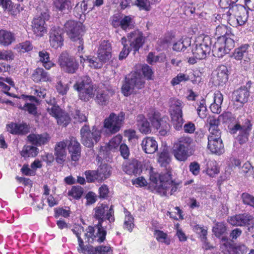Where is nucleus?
<instances>
[{
	"mask_svg": "<svg viewBox=\"0 0 254 254\" xmlns=\"http://www.w3.org/2000/svg\"><path fill=\"white\" fill-rule=\"evenodd\" d=\"M214 37L217 39L212 49L215 57L222 58L235 47V37L224 25L216 28Z\"/></svg>",
	"mask_w": 254,
	"mask_h": 254,
	"instance_id": "obj_1",
	"label": "nucleus"
},
{
	"mask_svg": "<svg viewBox=\"0 0 254 254\" xmlns=\"http://www.w3.org/2000/svg\"><path fill=\"white\" fill-rule=\"evenodd\" d=\"M193 143V139L188 136L179 137L174 142L172 149L175 158L179 161H186L194 152Z\"/></svg>",
	"mask_w": 254,
	"mask_h": 254,
	"instance_id": "obj_2",
	"label": "nucleus"
},
{
	"mask_svg": "<svg viewBox=\"0 0 254 254\" xmlns=\"http://www.w3.org/2000/svg\"><path fill=\"white\" fill-rule=\"evenodd\" d=\"M159 179H158L157 177H154L153 176H151L150 180L156 184H157L159 180L160 181V184L157 186V190L161 195L163 196L172 195L180 188V182L173 180L170 174L159 175Z\"/></svg>",
	"mask_w": 254,
	"mask_h": 254,
	"instance_id": "obj_3",
	"label": "nucleus"
},
{
	"mask_svg": "<svg viewBox=\"0 0 254 254\" xmlns=\"http://www.w3.org/2000/svg\"><path fill=\"white\" fill-rule=\"evenodd\" d=\"M168 104L172 125L176 130H180L184 123L182 109L185 104L181 100L173 98L169 100Z\"/></svg>",
	"mask_w": 254,
	"mask_h": 254,
	"instance_id": "obj_4",
	"label": "nucleus"
},
{
	"mask_svg": "<svg viewBox=\"0 0 254 254\" xmlns=\"http://www.w3.org/2000/svg\"><path fill=\"white\" fill-rule=\"evenodd\" d=\"M73 87L78 91L79 97L82 100L88 101L94 96L93 85L89 76L81 77L74 84Z\"/></svg>",
	"mask_w": 254,
	"mask_h": 254,
	"instance_id": "obj_5",
	"label": "nucleus"
},
{
	"mask_svg": "<svg viewBox=\"0 0 254 254\" xmlns=\"http://www.w3.org/2000/svg\"><path fill=\"white\" fill-rule=\"evenodd\" d=\"M144 79L140 72H131L128 77L126 78V82L122 86V91L126 96L130 95L135 88L141 89L143 87Z\"/></svg>",
	"mask_w": 254,
	"mask_h": 254,
	"instance_id": "obj_6",
	"label": "nucleus"
},
{
	"mask_svg": "<svg viewBox=\"0 0 254 254\" xmlns=\"http://www.w3.org/2000/svg\"><path fill=\"white\" fill-rule=\"evenodd\" d=\"M252 127L253 125L251 120L247 118L244 120L242 125L240 123H237L230 128V132L231 134L238 133L236 139L240 144H243L248 141Z\"/></svg>",
	"mask_w": 254,
	"mask_h": 254,
	"instance_id": "obj_7",
	"label": "nucleus"
},
{
	"mask_svg": "<svg viewBox=\"0 0 254 254\" xmlns=\"http://www.w3.org/2000/svg\"><path fill=\"white\" fill-rule=\"evenodd\" d=\"M211 40L209 36H200L195 46L192 49L193 56L197 59H205L211 51Z\"/></svg>",
	"mask_w": 254,
	"mask_h": 254,
	"instance_id": "obj_8",
	"label": "nucleus"
},
{
	"mask_svg": "<svg viewBox=\"0 0 254 254\" xmlns=\"http://www.w3.org/2000/svg\"><path fill=\"white\" fill-rule=\"evenodd\" d=\"M80 134L82 143L87 147H92L101 138V131L95 127L91 130L88 126H83L80 129Z\"/></svg>",
	"mask_w": 254,
	"mask_h": 254,
	"instance_id": "obj_9",
	"label": "nucleus"
},
{
	"mask_svg": "<svg viewBox=\"0 0 254 254\" xmlns=\"http://www.w3.org/2000/svg\"><path fill=\"white\" fill-rule=\"evenodd\" d=\"M58 64L63 71L70 74L75 73L79 67L75 58L66 52H63L59 56Z\"/></svg>",
	"mask_w": 254,
	"mask_h": 254,
	"instance_id": "obj_10",
	"label": "nucleus"
},
{
	"mask_svg": "<svg viewBox=\"0 0 254 254\" xmlns=\"http://www.w3.org/2000/svg\"><path fill=\"white\" fill-rule=\"evenodd\" d=\"M107 234L105 228L101 224L95 226H88L85 230V236L89 243L96 241L99 243L103 242Z\"/></svg>",
	"mask_w": 254,
	"mask_h": 254,
	"instance_id": "obj_11",
	"label": "nucleus"
},
{
	"mask_svg": "<svg viewBox=\"0 0 254 254\" xmlns=\"http://www.w3.org/2000/svg\"><path fill=\"white\" fill-rule=\"evenodd\" d=\"M125 114L121 112L119 115L112 113L106 118L104 122V127L108 134H114L119 131L122 123L124 120Z\"/></svg>",
	"mask_w": 254,
	"mask_h": 254,
	"instance_id": "obj_12",
	"label": "nucleus"
},
{
	"mask_svg": "<svg viewBox=\"0 0 254 254\" xmlns=\"http://www.w3.org/2000/svg\"><path fill=\"white\" fill-rule=\"evenodd\" d=\"M94 210V217L98 220L97 224L103 226V223L106 220L109 221V223L114 222V212L112 206L109 208L107 204H100L97 205Z\"/></svg>",
	"mask_w": 254,
	"mask_h": 254,
	"instance_id": "obj_13",
	"label": "nucleus"
},
{
	"mask_svg": "<svg viewBox=\"0 0 254 254\" xmlns=\"http://www.w3.org/2000/svg\"><path fill=\"white\" fill-rule=\"evenodd\" d=\"M111 23L115 28L120 27L123 30L127 31L133 28L135 22L134 17L132 15H114Z\"/></svg>",
	"mask_w": 254,
	"mask_h": 254,
	"instance_id": "obj_14",
	"label": "nucleus"
},
{
	"mask_svg": "<svg viewBox=\"0 0 254 254\" xmlns=\"http://www.w3.org/2000/svg\"><path fill=\"white\" fill-rule=\"evenodd\" d=\"M49 18V15L44 12L39 16L35 17L32 22V30L36 36L42 37L47 32L45 20Z\"/></svg>",
	"mask_w": 254,
	"mask_h": 254,
	"instance_id": "obj_15",
	"label": "nucleus"
},
{
	"mask_svg": "<svg viewBox=\"0 0 254 254\" xmlns=\"http://www.w3.org/2000/svg\"><path fill=\"white\" fill-rule=\"evenodd\" d=\"M112 48L111 43L106 40L99 43L97 50V58L104 63L108 62L112 58Z\"/></svg>",
	"mask_w": 254,
	"mask_h": 254,
	"instance_id": "obj_16",
	"label": "nucleus"
},
{
	"mask_svg": "<svg viewBox=\"0 0 254 254\" xmlns=\"http://www.w3.org/2000/svg\"><path fill=\"white\" fill-rule=\"evenodd\" d=\"M208 148L213 153L220 155L224 152V146L221 139V134L216 136L209 134L208 136Z\"/></svg>",
	"mask_w": 254,
	"mask_h": 254,
	"instance_id": "obj_17",
	"label": "nucleus"
},
{
	"mask_svg": "<svg viewBox=\"0 0 254 254\" xmlns=\"http://www.w3.org/2000/svg\"><path fill=\"white\" fill-rule=\"evenodd\" d=\"M64 28L69 37L73 41H76L82 31V24L80 22L69 20L65 23Z\"/></svg>",
	"mask_w": 254,
	"mask_h": 254,
	"instance_id": "obj_18",
	"label": "nucleus"
},
{
	"mask_svg": "<svg viewBox=\"0 0 254 254\" xmlns=\"http://www.w3.org/2000/svg\"><path fill=\"white\" fill-rule=\"evenodd\" d=\"M148 119L152 126L156 129H160L159 132L162 135L167 133L169 128V125L164 122L157 113H152L148 115Z\"/></svg>",
	"mask_w": 254,
	"mask_h": 254,
	"instance_id": "obj_19",
	"label": "nucleus"
},
{
	"mask_svg": "<svg viewBox=\"0 0 254 254\" xmlns=\"http://www.w3.org/2000/svg\"><path fill=\"white\" fill-rule=\"evenodd\" d=\"M63 29L59 26L53 27L50 31V43L51 46L57 49L63 45L64 38Z\"/></svg>",
	"mask_w": 254,
	"mask_h": 254,
	"instance_id": "obj_20",
	"label": "nucleus"
},
{
	"mask_svg": "<svg viewBox=\"0 0 254 254\" xmlns=\"http://www.w3.org/2000/svg\"><path fill=\"white\" fill-rule=\"evenodd\" d=\"M252 82L248 81L246 85L241 86L233 92V98L235 101L244 104L248 102L250 96V89L251 87Z\"/></svg>",
	"mask_w": 254,
	"mask_h": 254,
	"instance_id": "obj_21",
	"label": "nucleus"
},
{
	"mask_svg": "<svg viewBox=\"0 0 254 254\" xmlns=\"http://www.w3.org/2000/svg\"><path fill=\"white\" fill-rule=\"evenodd\" d=\"M228 222L233 226H249L254 224V218L249 214L244 213L231 217Z\"/></svg>",
	"mask_w": 254,
	"mask_h": 254,
	"instance_id": "obj_22",
	"label": "nucleus"
},
{
	"mask_svg": "<svg viewBox=\"0 0 254 254\" xmlns=\"http://www.w3.org/2000/svg\"><path fill=\"white\" fill-rule=\"evenodd\" d=\"M127 37L131 50L132 49L134 52L138 51L144 42L142 33L138 30L129 33Z\"/></svg>",
	"mask_w": 254,
	"mask_h": 254,
	"instance_id": "obj_23",
	"label": "nucleus"
},
{
	"mask_svg": "<svg viewBox=\"0 0 254 254\" xmlns=\"http://www.w3.org/2000/svg\"><path fill=\"white\" fill-rule=\"evenodd\" d=\"M67 142L64 141L57 142L54 147V155L58 164H63L67 156Z\"/></svg>",
	"mask_w": 254,
	"mask_h": 254,
	"instance_id": "obj_24",
	"label": "nucleus"
},
{
	"mask_svg": "<svg viewBox=\"0 0 254 254\" xmlns=\"http://www.w3.org/2000/svg\"><path fill=\"white\" fill-rule=\"evenodd\" d=\"M66 142L68 143L67 149L71 155V160L76 161L79 160L81 156V147L80 143L74 137H71Z\"/></svg>",
	"mask_w": 254,
	"mask_h": 254,
	"instance_id": "obj_25",
	"label": "nucleus"
},
{
	"mask_svg": "<svg viewBox=\"0 0 254 254\" xmlns=\"http://www.w3.org/2000/svg\"><path fill=\"white\" fill-rule=\"evenodd\" d=\"M28 140L37 146H41L48 143L50 136L47 133L42 134L31 133L27 136Z\"/></svg>",
	"mask_w": 254,
	"mask_h": 254,
	"instance_id": "obj_26",
	"label": "nucleus"
},
{
	"mask_svg": "<svg viewBox=\"0 0 254 254\" xmlns=\"http://www.w3.org/2000/svg\"><path fill=\"white\" fill-rule=\"evenodd\" d=\"M228 76L227 67L224 65L219 66L217 69V74L214 78L215 83L218 86H223L228 82Z\"/></svg>",
	"mask_w": 254,
	"mask_h": 254,
	"instance_id": "obj_27",
	"label": "nucleus"
},
{
	"mask_svg": "<svg viewBox=\"0 0 254 254\" xmlns=\"http://www.w3.org/2000/svg\"><path fill=\"white\" fill-rule=\"evenodd\" d=\"M31 78L36 83L52 81L50 74L42 68H37L32 72Z\"/></svg>",
	"mask_w": 254,
	"mask_h": 254,
	"instance_id": "obj_28",
	"label": "nucleus"
},
{
	"mask_svg": "<svg viewBox=\"0 0 254 254\" xmlns=\"http://www.w3.org/2000/svg\"><path fill=\"white\" fill-rule=\"evenodd\" d=\"M123 170L128 175H136L141 171L140 163L134 159L124 162L123 165Z\"/></svg>",
	"mask_w": 254,
	"mask_h": 254,
	"instance_id": "obj_29",
	"label": "nucleus"
},
{
	"mask_svg": "<svg viewBox=\"0 0 254 254\" xmlns=\"http://www.w3.org/2000/svg\"><path fill=\"white\" fill-rule=\"evenodd\" d=\"M141 145L142 150L147 154H153L158 149L157 142L153 137L147 136L143 138Z\"/></svg>",
	"mask_w": 254,
	"mask_h": 254,
	"instance_id": "obj_30",
	"label": "nucleus"
},
{
	"mask_svg": "<svg viewBox=\"0 0 254 254\" xmlns=\"http://www.w3.org/2000/svg\"><path fill=\"white\" fill-rule=\"evenodd\" d=\"M249 46L248 44H244L241 47L235 49L232 57L236 60L240 61L244 59L245 62L249 63L250 61L249 57Z\"/></svg>",
	"mask_w": 254,
	"mask_h": 254,
	"instance_id": "obj_31",
	"label": "nucleus"
},
{
	"mask_svg": "<svg viewBox=\"0 0 254 254\" xmlns=\"http://www.w3.org/2000/svg\"><path fill=\"white\" fill-rule=\"evenodd\" d=\"M136 121L138 129L141 133L146 134L151 132L150 124L143 115L139 114L137 116Z\"/></svg>",
	"mask_w": 254,
	"mask_h": 254,
	"instance_id": "obj_32",
	"label": "nucleus"
},
{
	"mask_svg": "<svg viewBox=\"0 0 254 254\" xmlns=\"http://www.w3.org/2000/svg\"><path fill=\"white\" fill-rule=\"evenodd\" d=\"M7 130L12 134H24L28 132L29 128L25 124L11 123L7 125Z\"/></svg>",
	"mask_w": 254,
	"mask_h": 254,
	"instance_id": "obj_33",
	"label": "nucleus"
},
{
	"mask_svg": "<svg viewBox=\"0 0 254 254\" xmlns=\"http://www.w3.org/2000/svg\"><path fill=\"white\" fill-rule=\"evenodd\" d=\"M15 40L13 33L5 30H0V45L7 46L10 45Z\"/></svg>",
	"mask_w": 254,
	"mask_h": 254,
	"instance_id": "obj_34",
	"label": "nucleus"
},
{
	"mask_svg": "<svg viewBox=\"0 0 254 254\" xmlns=\"http://www.w3.org/2000/svg\"><path fill=\"white\" fill-rule=\"evenodd\" d=\"M115 92L113 89H105L99 91L97 94L96 100L97 102L101 105L105 104L109 100L110 97L112 96Z\"/></svg>",
	"mask_w": 254,
	"mask_h": 254,
	"instance_id": "obj_35",
	"label": "nucleus"
},
{
	"mask_svg": "<svg viewBox=\"0 0 254 254\" xmlns=\"http://www.w3.org/2000/svg\"><path fill=\"white\" fill-rule=\"evenodd\" d=\"M206 122L209 125V132L210 134H214L219 136L221 131L218 128L219 121L214 116H209L206 120Z\"/></svg>",
	"mask_w": 254,
	"mask_h": 254,
	"instance_id": "obj_36",
	"label": "nucleus"
},
{
	"mask_svg": "<svg viewBox=\"0 0 254 254\" xmlns=\"http://www.w3.org/2000/svg\"><path fill=\"white\" fill-rule=\"evenodd\" d=\"M111 167L107 164L100 165L97 170L99 181H103L109 178L111 175Z\"/></svg>",
	"mask_w": 254,
	"mask_h": 254,
	"instance_id": "obj_37",
	"label": "nucleus"
},
{
	"mask_svg": "<svg viewBox=\"0 0 254 254\" xmlns=\"http://www.w3.org/2000/svg\"><path fill=\"white\" fill-rule=\"evenodd\" d=\"M54 6L57 11L65 12L71 8L70 0H54Z\"/></svg>",
	"mask_w": 254,
	"mask_h": 254,
	"instance_id": "obj_38",
	"label": "nucleus"
},
{
	"mask_svg": "<svg viewBox=\"0 0 254 254\" xmlns=\"http://www.w3.org/2000/svg\"><path fill=\"white\" fill-rule=\"evenodd\" d=\"M40 61L43 63V66L47 69H50L55 64L50 61L49 54L45 51L39 52Z\"/></svg>",
	"mask_w": 254,
	"mask_h": 254,
	"instance_id": "obj_39",
	"label": "nucleus"
},
{
	"mask_svg": "<svg viewBox=\"0 0 254 254\" xmlns=\"http://www.w3.org/2000/svg\"><path fill=\"white\" fill-rule=\"evenodd\" d=\"M196 104L197 106L195 108L199 117L202 119L206 118L208 114V110L206 108L205 100L201 99L200 100L197 101Z\"/></svg>",
	"mask_w": 254,
	"mask_h": 254,
	"instance_id": "obj_40",
	"label": "nucleus"
},
{
	"mask_svg": "<svg viewBox=\"0 0 254 254\" xmlns=\"http://www.w3.org/2000/svg\"><path fill=\"white\" fill-rule=\"evenodd\" d=\"M191 40L189 38H182L174 44L173 49L176 51H184L190 45Z\"/></svg>",
	"mask_w": 254,
	"mask_h": 254,
	"instance_id": "obj_41",
	"label": "nucleus"
},
{
	"mask_svg": "<svg viewBox=\"0 0 254 254\" xmlns=\"http://www.w3.org/2000/svg\"><path fill=\"white\" fill-rule=\"evenodd\" d=\"M38 151L39 149L36 146L26 145L23 147L21 155L25 158L33 157L38 154Z\"/></svg>",
	"mask_w": 254,
	"mask_h": 254,
	"instance_id": "obj_42",
	"label": "nucleus"
},
{
	"mask_svg": "<svg viewBox=\"0 0 254 254\" xmlns=\"http://www.w3.org/2000/svg\"><path fill=\"white\" fill-rule=\"evenodd\" d=\"M239 11L238 12L237 15L236 16V19L237 20V23L240 25H242L245 23V22L247 21L248 17V12L246 9V8L242 6V7H240Z\"/></svg>",
	"mask_w": 254,
	"mask_h": 254,
	"instance_id": "obj_43",
	"label": "nucleus"
},
{
	"mask_svg": "<svg viewBox=\"0 0 254 254\" xmlns=\"http://www.w3.org/2000/svg\"><path fill=\"white\" fill-rule=\"evenodd\" d=\"M154 235L158 242L164 243L167 245L170 244L171 241L170 238L168 237L167 234L164 233L163 231L159 230H155Z\"/></svg>",
	"mask_w": 254,
	"mask_h": 254,
	"instance_id": "obj_44",
	"label": "nucleus"
},
{
	"mask_svg": "<svg viewBox=\"0 0 254 254\" xmlns=\"http://www.w3.org/2000/svg\"><path fill=\"white\" fill-rule=\"evenodd\" d=\"M206 173L210 177H214L219 173V170L215 161L210 160L207 163Z\"/></svg>",
	"mask_w": 254,
	"mask_h": 254,
	"instance_id": "obj_45",
	"label": "nucleus"
},
{
	"mask_svg": "<svg viewBox=\"0 0 254 254\" xmlns=\"http://www.w3.org/2000/svg\"><path fill=\"white\" fill-rule=\"evenodd\" d=\"M51 104L47 107V111L48 113L55 118H57L61 115L62 112L59 107L55 104V100L53 99V103L51 100Z\"/></svg>",
	"mask_w": 254,
	"mask_h": 254,
	"instance_id": "obj_46",
	"label": "nucleus"
},
{
	"mask_svg": "<svg viewBox=\"0 0 254 254\" xmlns=\"http://www.w3.org/2000/svg\"><path fill=\"white\" fill-rule=\"evenodd\" d=\"M195 230L196 232L200 235L201 237V241L204 243L203 248L206 249H209L210 248L208 246V243H206V235L207 234V230L203 227H200L199 226H195Z\"/></svg>",
	"mask_w": 254,
	"mask_h": 254,
	"instance_id": "obj_47",
	"label": "nucleus"
},
{
	"mask_svg": "<svg viewBox=\"0 0 254 254\" xmlns=\"http://www.w3.org/2000/svg\"><path fill=\"white\" fill-rule=\"evenodd\" d=\"M83 192V189L80 186H73L71 189L68 191L69 196H72L76 199L81 197Z\"/></svg>",
	"mask_w": 254,
	"mask_h": 254,
	"instance_id": "obj_48",
	"label": "nucleus"
},
{
	"mask_svg": "<svg viewBox=\"0 0 254 254\" xmlns=\"http://www.w3.org/2000/svg\"><path fill=\"white\" fill-rule=\"evenodd\" d=\"M122 136L118 134L112 138L108 143V148L110 150L117 149L120 145L122 140Z\"/></svg>",
	"mask_w": 254,
	"mask_h": 254,
	"instance_id": "obj_49",
	"label": "nucleus"
},
{
	"mask_svg": "<svg viewBox=\"0 0 254 254\" xmlns=\"http://www.w3.org/2000/svg\"><path fill=\"white\" fill-rule=\"evenodd\" d=\"M189 79V76L187 74L180 73L172 79L171 83L172 85L175 86L182 82L188 81Z\"/></svg>",
	"mask_w": 254,
	"mask_h": 254,
	"instance_id": "obj_50",
	"label": "nucleus"
},
{
	"mask_svg": "<svg viewBox=\"0 0 254 254\" xmlns=\"http://www.w3.org/2000/svg\"><path fill=\"white\" fill-rule=\"evenodd\" d=\"M77 250L79 253H82L84 254H95L96 253L95 247L94 248L91 245L84 246L83 241L82 245H78Z\"/></svg>",
	"mask_w": 254,
	"mask_h": 254,
	"instance_id": "obj_51",
	"label": "nucleus"
},
{
	"mask_svg": "<svg viewBox=\"0 0 254 254\" xmlns=\"http://www.w3.org/2000/svg\"><path fill=\"white\" fill-rule=\"evenodd\" d=\"M158 161L161 166L166 167L170 161L168 152L162 151L159 156Z\"/></svg>",
	"mask_w": 254,
	"mask_h": 254,
	"instance_id": "obj_52",
	"label": "nucleus"
},
{
	"mask_svg": "<svg viewBox=\"0 0 254 254\" xmlns=\"http://www.w3.org/2000/svg\"><path fill=\"white\" fill-rule=\"evenodd\" d=\"M226 226L223 223H217L213 227L212 231L217 237H220L226 231Z\"/></svg>",
	"mask_w": 254,
	"mask_h": 254,
	"instance_id": "obj_53",
	"label": "nucleus"
},
{
	"mask_svg": "<svg viewBox=\"0 0 254 254\" xmlns=\"http://www.w3.org/2000/svg\"><path fill=\"white\" fill-rule=\"evenodd\" d=\"M127 39L124 37L121 39L122 44L124 46V48L119 55V59L123 60L126 58L129 53V48L127 44Z\"/></svg>",
	"mask_w": 254,
	"mask_h": 254,
	"instance_id": "obj_54",
	"label": "nucleus"
},
{
	"mask_svg": "<svg viewBox=\"0 0 254 254\" xmlns=\"http://www.w3.org/2000/svg\"><path fill=\"white\" fill-rule=\"evenodd\" d=\"M84 174L87 182H94L95 180H98V172L96 170H87L84 172Z\"/></svg>",
	"mask_w": 254,
	"mask_h": 254,
	"instance_id": "obj_55",
	"label": "nucleus"
},
{
	"mask_svg": "<svg viewBox=\"0 0 254 254\" xmlns=\"http://www.w3.org/2000/svg\"><path fill=\"white\" fill-rule=\"evenodd\" d=\"M17 48L18 49L19 52L24 53L32 50L33 46L30 41H26L17 45Z\"/></svg>",
	"mask_w": 254,
	"mask_h": 254,
	"instance_id": "obj_56",
	"label": "nucleus"
},
{
	"mask_svg": "<svg viewBox=\"0 0 254 254\" xmlns=\"http://www.w3.org/2000/svg\"><path fill=\"white\" fill-rule=\"evenodd\" d=\"M14 56L10 50H0V60L9 61L14 59Z\"/></svg>",
	"mask_w": 254,
	"mask_h": 254,
	"instance_id": "obj_57",
	"label": "nucleus"
},
{
	"mask_svg": "<svg viewBox=\"0 0 254 254\" xmlns=\"http://www.w3.org/2000/svg\"><path fill=\"white\" fill-rule=\"evenodd\" d=\"M57 123L59 125H63L64 126H67L69 123L70 118L67 114L62 112L60 115L56 118Z\"/></svg>",
	"mask_w": 254,
	"mask_h": 254,
	"instance_id": "obj_58",
	"label": "nucleus"
},
{
	"mask_svg": "<svg viewBox=\"0 0 254 254\" xmlns=\"http://www.w3.org/2000/svg\"><path fill=\"white\" fill-rule=\"evenodd\" d=\"M22 110L27 111L30 114L36 116L37 114V107L34 104L26 103L23 107H19Z\"/></svg>",
	"mask_w": 254,
	"mask_h": 254,
	"instance_id": "obj_59",
	"label": "nucleus"
},
{
	"mask_svg": "<svg viewBox=\"0 0 254 254\" xmlns=\"http://www.w3.org/2000/svg\"><path fill=\"white\" fill-rule=\"evenodd\" d=\"M135 3L141 10L149 11L150 9V2L148 0H136Z\"/></svg>",
	"mask_w": 254,
	"mask_h": 254,
	"instance_id": "obj_60",
	"label": "nucleus"
},
{
	"mask_svg": "<svg viewBox=\"0 0 254 254\" xmlns=\"http://www.w3.org/2000/svg\"><path fill=\"white\" fill-rule=\"evenodd\" d=\"M244 204L254 207V197L248 193H243L241 195Z\"/></svg>",
	"mask_w": 254,
	"mask_h": 254,
	"instance_id": "obj_61",
	"label": "nucleus"
},
{
	"mask_svg": "<svg viewBox=\"0 0 254 254\" xmlns=\"http://www.w3.org/2000/svg\"><path fill=\"white\" fill-rule=\"evenodd\" d=\"M133 220V218L130 214H128V215H126L124 222V227L129 231L132 230L134 226Z\"/></svg>",
	"mask_w": 254,
	"mask_h": 254,
	"instance_id": "obj_62",
	"label": "nucleus"
},
{
	"mask_svg": "<svg viewBox=\"0 0 254 254\" xmlns=\"http://www.w3.org/2000/svg\"><path fill=\"white\" fill-rule=\"evenodd\" d=\"M242 5H238L233 4L229 8L228 11L227 12V15L229 16H233L236 18L238 12L239 11L240 7H242Z\"/></svg>",
	"mask_w": 254,
	"mask_h": 254,
	"instance_id": "obj_63",
	"label": "nucleus"
},
{
	"mask_svg": "<svg viewBox=\"0 0 254 254\" xmlns=\"http://www.w3.org/2000/svg\"><path fill=\"white\" fill-rule=\"evenodd\" d=\"M254 168L249 162H246L242 167V171L246 176H251L253 175Z\"/></svg>",
	"mask_w": 254,
	"mask_h": 254,
	"instance_id": "obj_64",
	"label": "nucleus"
}]
</instances>
